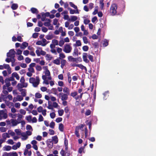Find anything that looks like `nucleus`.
I'll return each mask as SVG.
<instances>
[{"label":"nucleus","mask_w":156,"mask_h":156,"mask_svg":"<svg viewBox=\"0 0 156 156\" xmlns=\"http://www.w3.org/2000/svg\"><path fill=\"white\" fill-rule=\"evenodd\" d=\"M44 118L41 115H40L39 118H38V121L39 122H41L43 121Z\"/></svg>","instance_id":"nucleus-57"},{"label":"nucleus","mask_w":156,"mask_h":156,"mask_svg":"<svg viewBox=\"0 0 156 156\" xmlns=\"http://www.w3.org/2000/svg\"><path fill=\"white\" fill-rule=\"evenodd\" d=\"M69 4L70 5L73 7V8L75 9H76V13H79V10L78 9L77 7L75 5H74V4H73V3L72 2H69Z\"/></svg>","instance_id":"nucleus-9"},{"label":"nucleus","mask_w":156,"mask_h":156,"mask_svg":"<svg viewBox=\"0 0 156 156\" xmlns=\"http://www.w3.org/2000/svg\"><path fill=\"white\" fill-rule=\"evenodd\" d=\"M25 60L27 63H29L31 61L30 58L29 57H26L25 58Z\"/></svg>","instance_id":"nucleus-50"},{"label":"nucleus","mask_w":156,"mask_h":156,"mask_svg":"<svg viewBox=\"0 0 156 156\" xmlns=\"http://www.w3.org/2000/svg\"><path fill=\"white\" fill-rule=\"evenodd\" d=\"M64 44V41L62 40H60L59 42L58 45L60 46H62Z\"/></svg>","instance_id":"nucleus-47"},{"label":"nucleus","mask_w":156,"mask_h":156,"mask_svg":"<svg viewBox=\"0 0 156 156\" xmlns=\"http://www.w3.org/2000/svg\"><path fill=\"white\" fill-rule=\"evenodd\" d=\"M12 76L15 77L16 79L17 80H19L20 79V76L17 73H13L12 74Z\"/></svg>","instance_id":"nucleus-28"},{"label":"nucleus","mask_w":156,"mask_h":156,"mask_svg":"<svg viewBox=\"0 0 156 156\" xmlns=\"http://www.w3.org/2000/svg\"><path fill=\"white\" fill-rule=\"evenodd\" d=\"M37 49H39L41 50L40 54L43 55H45L46 54V52L42 50V48L39 47H37Z\"/></svg>","instance_id":"nucleus-26"},{"label":"nucleus","mask_w":156,"mask_h":156,"mask_svg":"<svg viewBox=\"0 0 156 156\" xmlns=\"http://www.w3.org/2000/svg\"><path fill=\"white\" fill-rule=\"evenodd\" d=\"M6 105L8 106H12L13 105V103L12 102H11L8 101L6 103Z\"/></svg>","instance_id":"nucleus-54"},{"label":"nucleus","mask_w":156,"mask_h":156,"mask_svg":"<svg viewBox=\"0 0 156 156\" xmlns=\"http://www.w3.org/2000/svg\"><path fill=\"white\" fill-rule=\"evenodd\" d=\"M4 148V150L6 151H10L11 149V147L9 145H5V147H3Z\"/></svg>","instance_id":"nucleus-29"},{"label":"nucleus","mask_w":156,"mask_h":156,"mask_svg":"<svg viewBox=\"0 0 156 156\" xmlns=\"http://www.w3.org/2000/svg\"><path fill=\"white\" fill-rule=\"evenodd\" d=\"M67 76H68V80L69 82V83H70L72 81V79H71V77L70 74L69 73H68Z\"/></svg>","instance_id":"nucleus-43"},{"label":"nucleus","mask_w":156,"mask_h":156,"mask_svg":"<svg viewBox=\"0 0 156 156\" xmlns=\"http://www.w3.org/2000/svg\"><path fill=\"white\" fill-rule=\"evenodd\" d=\"M17 98L18 101H21L23 99V97L20 95H18Z\"/></svg>","instance_id":"nucleus-62"},{"label":"nucleus","mask_w":156,"mask_h":156,"mask_svg":"<svg viewBox=\"0 0 156 156\" xmlns=\"http://www.w3.org/2000/svg\"><path fill=\"white\" fill-rule=\"evenodd\" d=\"M48 90L47 88L44 87H42L41 88V90L43 92L45 91Z\"/></svg>","instance_id":"nucleus-58"},{"label":"nucleus","mask_w":156,"mask_h":156,"mask_svg":"<svg viewBox=\"0 0 156 156\" xmlns=\"http://www.w3.org/2000/svg\"><path fill=\"white\" fill-rule=\"evenodd\" d=\"M108 41L106 39H105L104 41V43L103 44V45L104 47L107 46L108 45Z\"/></svg>","instance_id":"nucleus-39"},{"label":"nucleus","mask_w":156,"mask_h":156,"mask_svg":"<svg viewBox=\"0 0 156 156\" xmlns=\"http://www.w3.org/2000/svg\"><path fill=\"white\" fill-rule=\"evenodd\" d=\"M37 111L39 112H41L43 110V108L41 106H40L37 108Z\"/></svg>","instance_id":"nucleus-56"},{"label":"nucleus","mask_w":156,"mask_h":156,"mask_svg":"<svg viewBox=\"0 0 156 156\" xmlns=\"http://www.w3.org/2000/svg\"><path fill=\"white\" fill-rule=\"evenodd\" d=\"M35 97L38 98H40L42 96L41 94L39 93H37L35 94Z\"/></svg>","instance_id":"nucleus-42"},{"label":"nucleus","mask_w":156,"mask_h":156,"mask_svg":"<svg viewBox=\"0 0 156 156\" xmlns=\"http://www.w3.org/2000/svg\"><path fill=\"white\" fill-rule=\"evenodd\" d=\"M64 111L63 109L58 110V114L59 116H62L64 114Z\"/></svg>","instance_id":"nucleus-37"},{"label":"nucleus","mask_w":156,"mask_h":156,"mask_svg":"<svg viewBox=\"0 0 156 156\" xmlns=\"http://www.w3.org/2000/svg\"><path fill=\"white\" fill-rule=\"evenodd\" d=\"M104 0H99V4L100 5V8L101 9H103L104 3H103Z\"/></svg>","instance_id":"nucleus-27"},{"label":"nucleus","mask_w":156,"mask_h":156,"mask_svg":"<svg viewBox=\"0 0 156 156\" xmlns=\"http://www.w3.org/2000/svg\"><path fill=\"white\" fill-rule=\"evenodd\" d=\"M82 48L83 51H88L89 49V47L87 45H84L83 46Z\"/></svg>","instance_id":"nucleus-40"},{"label":"nucleus","mask_w":156,"mask_h":156,"mask_svg":"<svg viewBox=\"0 0 156 156\" xmlns=\"http://www.w3.org/2000/svg\"><path fill=\"white\" fill-rule=\"evenodd\" d=\"M15 132L18 135H20L21 134V130L20 129H17L15 130Z\"/></svg>","instance_id":"nucleus-38"},{"label":"nucleus","mask_w":156,"mask_h":156,"mask_svg":"<svg viewBox=\"0 0 156 156\" xmlns=\"http://www.w3.org/2000/svg\"><path fill=\"white\" fill-rule=\"evenodd\" d=\"M67 9L69 10V13L71 14H73L76 13V10H75L74 9H72L70 8V7H68Z\"/></svg>","instance_id":"nucleus-31"},{"label":"nucleus","mask_w":156,"mask_h":156,"mask_svg":"<svg viewBox=\"0 0 156 156\" xmlns=\"http://www.w3.org/2000/svg\"><path fill=\"white\" fill-rule=\"evenodd\" d=\"M50 33L48 35H47L45 36V38L46 39L48 40H51L53 38V35L52 34H50Z\"/></svg>","instance_id":"nucleus-22"},{"label":"nucleus","mask_w":156,"mask_h":156,"mask_svg":"<svg viewBox=\"0 0 156 156\" xmlns=\"http://www.w3.org/2000/svg\"><path fill=\"white\" fill-rule=\"evenodd\" d=\"M73 56H78V48H75L74 49L73 52Z\"/></svg>","instance_id":"nucleus-15"},{"label":"nucleus","mask_w":156,"mask_h":156,"mask_svg":"<svg viewBox=\"0 0 156 156\" xmlns=\"http://www.w3.org/2000/svg\"><path fill=\"white\" fill-rule=\"evenodd\" d=\"M36 70L38 71H41L42 70V67L40 66H36Z\"/></svg>","instance_id":"nucleus-63"},{"label":"nucleus","mask_w":156,"mask_h":156,"mask_svg":"<svg viewBox=\"0 0 156 156\" xmlns=\"http://www.w3.org/2000/svg\"><path fill=\"white\" fill-rule=\"evenodd\" d=\"M10 121L12 124V126H16L18 124L20 123V122H18L16 119H11Z\"/></svg>","instance_id":"nucleus-12"},{"label":"nucleus","mask_w":156,"mask_h":156,"mask_svg":"<svg viewBox=\"0 0 156 156\" xmlns=\"http://www.w3.org/2000/svg\"><path fill=\"white\" fill-rule=\"evenodd\" d=\"M84 126V125L83 124H81L80 126H76V127L74 133L77 138H79L80 137L79 133V130L80 129L82 131H83V127Z\"/></svg>","instance_id":"nucleus-2"},{"label":"nucleus","mask_w":156,"mask_h":156,"mask_svg":"<svg viewBox=\"0 0 156 156\" xmlns=\"http://www.w3.org/2000/svg\"><path fill=\"white\" fill-rule=\"evenodd\" d=\"M43 69L45 70V75L46 76H51V73L49 70L48 69V66H45L43 67Z\"/></svg>","instance_id":"nucleus-8"},{"label":"nucleus","mask_w":156,"mask_h":156,"mask_svg":"<svg viewBox=\"0 0 156 156\" xmlns=\"http://www.w3.org/2000/svg\"><path fill=\"white\" fill-rule=\"evenodd\" d=\"M20 112L21 114H23V115H25V114H26V112L25 110L23 109H21L20 110Z\"/></svg>","instance_id":"nucleus-48"},{"label":"nucleus","mask_w":156,"mask_h":156,"mask_svg":"<svg viewBox=\"0 0 156 156\" xmlns=\"http://www.w3.org/2000/svg\"><path fill=\"white\" fill-rule=\"evenodd\" d=\"M55 125V123L53 121L51 122L50 124V126L52 129H54V128Z\"/></svg>","instance_id":"nucleus-51"},{"label":"nucleus","mask_w":156,"mask_h":156,"mask_svg":"<svg viewBox=\"0 0 156 156\" xmlns=\"http://www.w3.org/2000/svg\"><path fill=\"white\" fill-rule=\"evenodd\" d=\"M59 58H57L55 60H53V63L56 65H59L60 64V61Z\"/></svg>","instance_id":"nucleus-25"},{"label":"nucleus","mask_w":156,"mask_h":156,"mask_svg":"<svg viewBox=\"0 0 156 156\" xmlns=\"http://www.w3.org/2000/svg\"><path fill=\"white\" fill-rule=\"evenodd\" d=\"M28 45V43L27 42H23L21 46H20V48L21 49H24L27 48V47Z\"/></svg>","instance_id":"nucleus-14"},{"label":"nucleus","mask_w":156,"mask_h":156,"mask_svg":"<svg viewBox=\"0 0 156 156\" xmlns=\"http://www.w3.org/2000/svg\"><path fill=\"white\" fill-rule=\"evenodd\" d=\"M50 117L51 118L53 119L56 116V114L55 112H53L52 113H51L50 114Z\"/></svg>","instance_id":"nucleus-55"},{"label":"nucleus","mask_w":156,"mask_h":156,"mask_svg":"<svg viewBox=\"0 0 156 156\" xmlns=\"http://www.w3.org/2000/svg\"><path fill=\"white\" fill-rule=\"evenodd\" d=\"M85 138H86L88 136V129L87 127L85 128Z\"/></svg>","instance_id":"nucleus-52"},{"label":"nucleus","mask_w":156,"mask_h":156,"mask_svg":"<svg viewBox=\"0 0 156 156\" xmlns=\"http://www.w3.org/2000/svg\"><path fill=\"white\" fill-rule=\"evenodd\" d=\"M51 140L53 141L54 143L57 144L58 142V139L57 136H54L52 137V139Z\"/></svg>","instance_id":"nucleus-17"},{"label":"nucleus","mask_w":156,"mask_h":156,"mask_svg":"<svg viewBox=\"0 0 156 156\" xmlns=\"http://www.w3.org/2000/svg\"><path fill=\"white\" fill-rule=\"evenodd\" d=\"M16 51L13 49H10L9 52H7V56L8 57H13V58L15 57Z\"/></svg>","instance_id":"nucleus-6"},{"label":"nucleus","mask_w":156,"mask_h":156,"mask_svg":"<svg viewBox=\"0 0 156 156\" xmlns=\"http://www.w3.org/2000/svg\"><path fill=\"white\" fill-rule=\"evenodd\" d=\"M72 48L69 44H66L63 49V51L66 53H69L72 50Z\"/></svg>","instance_id":"nucleus-5"},{"label":"nucleus","mask_w":156,"mask_h":156,"mask_svg":"<svg viewBox=\"0 0 156 156\" xmlns=\"http://www.w3.org/2000/svg\"><path fill=\"white\" fill-rule=\"evenodd\" d=\"M42 30L44 33H46L48 31V29L46 27H42Z\"/></svg>","instance_id":"nucleus-60"},{"label":"nucleus","mask_w":156,"mask_h":156,"mask_svg":"<svg viewBox=\"0 0 156 156\" xmlns=\"http://www.w3.org/2000/svg\"><path fill=\"white\" fill-rule=\"evenodd\" d=\"M74 46H80L81 45V43L80 40H77L76 41V44H73Z\"/></svg>","instance_id":"nucleus-20"},{"label":"nucleus","mask_w":156,"mask_h":156,"mask_svg":"<svg viewBox=\"0 0 156 156\" xmlns=\"http://www.w3.org/2000/svg\"><path fill=\"white\" fill-rule=\"evenodd\" d=\"M63 91L64 93H66V94L68 95L69 94V88L67 87H65L63 89Z\"/></svg>","instance_id":"nucleus-16"},{"label":"nucleus","mask_w":156,"mask_h":156,"mask_svg":"<svg viewBox=\"0 0 156 156\" xmlns=\"http://www.w3.org/2000/svg\"><path fill=\"white\" fill-rule=\"evenodd\" d=\"M88 57L89 60L90 61V62H94V57L93 55H88Z\"/></svg>","instance_id":"nucleus-33"},{"label":"nucleus","mask_w":156,"mask_h":156,"mask_svg":"<svg viewBox=\"0 0 156 156\" xmlns=\"http://www.w3.org/2000/svg\"><path fill=\"white\" fill-rule=\"evenodd\" d=\"M78 19V18L76 16H71V19H70V21L72 22H74L77 20Z\"/></svg>","instance_id":"nucleus-30"},{"label":"nucleus","mask_w":156,"mask_h":156,"mask_svg":"<svg viewBox=\"0 0 156 156\" xmlns=\"http://www.w3.org/2000/svg\"><path fill=\"white\" fill-rule=\"evenodd\" d=\"M31 11L33 13L37 14L38 12L37 9L34 7H32L31 9Z\"/></svg>","instance_id":"nucleus-24"},{"label":"nucleus","mask_w":156,"mask_h":156,"mask_svg":"<svg viewBox=\"0 0 156 156\" xmlns=\"http://www.w3.org/2000/svg\"><path fill=\"white\" fill-rule=\"evenodd\" d=\"M42 18H41V20L42 21H44L45 20L46 17L44 15V12H42L41 13Z\"/></svg>","instance_id":"nucleus-46"},{"label":"nucleus","mask_w":156,"mask_h":156,"mask_svg":"<svg viewBox=\"0 0 156 156\" xmlns=\"http://www.w3.org/2000/svg\"><path fill=\"white\" fill-rule=\"evenodd\" d=\"M83 42L85 44H87L88 43V39L87 37L85 36L83 37Z\"/></svg>","instance_id":"nucleus-45"},{"label":"nucleus","mask_w":156,"mask_h":156,"mask_svg":"<svg viewBox=\"0 0 156 156\" xmlns=\"http://www.w3.org/2000/svg\"><path fill=\"white\" fill-rule=\"evenodd\" d=\"M51 93L55 94H56L57 93V90L55 88H52L51 90Z\"/></svg>","instance_id":"nucleus-41"},{"label":"nucleus","mask_w":156,"mask_h":156,"mask_svg":"<svg viewBox=\"0 0 156 156\" xmlns=\"http://www.w3.org/2000/svg\"><path fill=\"white\" fill-rule=\"evenodd\" d=\"M78 93L77 91H74V92H72L70 94V96L74 98L76 97L75 96L77 95Z\"/></svg>","instance_id":"nucleus-34"},{"label":"nucleus","mask_w":156,"mask_h":156,"mask_svg":"<svg viewBox=\"0 0 156 156\" xmlns=\"http://www.w3.org/2000/svg\"><path fill=\"white\" fill-rule=\"evenodd\" d=\"M62 120V119L61 117H58L56 119L55 121L57 123H59V122H61Z\"/></svg>","instance_id":"nucleus-53"},{"label":"nucleus","mask_w":156,"mask_h":156,"mask_svg":"<svg viewBox=\"0 0 156 156\" xmlns=\"http://www.w3.org/2000/svg\"><path fill=\"white\" fill-rule=\"evenodd\" d=\"M21 92V94L23 97H25L27 95V90L25 89H21L19 90Z\"/></svg>","instance_id":"nucleus-13"},{"label":"nucleus","mask_w":156,"mask_h":156,"mask_svg":"<svg viewBox=\"0 0 156 156\" xmlns=\"http://www.w3.org/2000/svg\"><path fill=\"white\" fill-rule=\"evenodd\" d=\"M60 153L61 155L62 156H65V151L63 149H62L61 150V151L60 152Z\"/></svg>","instance_id":"nucleus-61"},{"label":"nucleus","mask_w":156,"mask_h":156,"mask_svg":"<svg viewBox=\"0 0 156 156\" xmlns=\"http://www.w3.org/2000/svg\"><path fill=\"white\" fill-rule=\"evenodd\" d=\"M49 141H48L47 142V144L49 148H51L53 147V143L51 139H49Z\"/></svg>","instance_id":"nucleus-10"},{"label":"nucleus","mask_w":156,"mask_h":156,"mask_svg":"<svg viewBox=\"0 0 156 156\" xmlns=\"http://www.w3.org/2000/svg\"><path fill=\"white\" fill-rule=\"evenodd\" d=\"M78 67H79L80 69H81L83 70V69H84L85 70L86 72H87V69L86 67V66H85L83 65L80 64H78Z\"/></svg>","instance_id":"nucleus-18"},{"label":"nucleus","mask_w":156,"mask_h":156,"mask_svg":"<svg viewBox=\"0 0 156 156\" xmlns=\"http://www.w3.org/2000/svg\"><path fill=\"white\" fill-rule=\"evenodd\" d=\"M29 51L26 50L23 51V54L24 55L27 56L29 54Z\"/></svg>","instance_id":"nucleus-64"},{"label":"nucleus","mask_w":156,"mask_h":156,"mask_svg":"<svg viewBox=\"0 0 156 156\" xmlns=\"http://www.w3.org/2000/svg\"><path fill=\"white\" fill-rule=\"evenodd\" d=\"M47 40L45 38H43L42 39V42L43 43H42V46H45L47 44H48V43H46Z\"/></svg>","instance_id":"nucleus-35"},{"label":"nucleus","mask_w":156,"mask_h":156,"mask_svg":"<svg viewBox=\"0 0 156 156\" xmlns=\"http://www.w3.org/2000/svg\"><path fill=\"white\" fill-rule=\"evenodd\" d=\"M32 117L31 115H29L26 117V120L29 122H30L32 121Z\"/></svg>","instance_id":"nucleus-44"},{"label":"nucleus","mask_w":156,"mask_h":156,"mask_svg":"<svg viewBox=\"0 0 156 156\" xmlns=\"http://www.w3.org/2000/svg\"><path fill=\"white\" fill-rule=\"evenodd\" d=\"M56 48H57V51L59 54L61 53L62 51V49L59 47H57Z\"/></svg>","instance_id":"nucleus-59"},{"label":"nucleus","mask_w":156,"mask_h":156,"mask_svg":"<svg viewBox=\"0 0 156 156\" xmlns=\"http://www.w3.org/2000/svg\"><path fill=\"white\" fill-rule=\"evenodd\" d=\"M28 70L29 72L32 73H34V69L33 68L30 67L28 69Z\"/></svg>","instance_id":"nucleus-49"},{"label":"nucleus","mask_w":156,"mask_h":156,"mask_svg":"<svg viewBox=\"0 0 156 156\" xmlns=\"http://www.w3.org/2000/svg\"><path fill=\"white\" fill-rule=\"evenodd\" d=\"M59 57L58 58L60 59H61V58L62 59H63L66 57L65 55H64V54L63 53H60L59 55Z\"/></svg>","instance_id":"nucleus-36"},{"label":"nucleus","mask_w":156,"mask_h":156,"mask_svg":"<svg viewBox=\"0 0 156 156\" xmlns=\"http://www.w3.org/2000/svg\"><path fill=\"white\" fill-rule=\"evenodd\" d=\"M18 5L17 4L13 3L12 4L11 8L13 10H16L18 8Z\"/></svg>","instance_id":"nucleus-23"},{"label":"nucleus","mask_w":156,"mask_h":156,"mask_svg":"<svg viewBox=\"0 0 156 156\" xmlns=\"http://www.w3.org/2000/svg\"><path fill=\"white\" fill-rule=\"evenodd\" d=\"M52 42L55 47V45H58V41L56 39H53L52 40Z\"/></svg>","instance_id":"nucleus-32"},{"label":"nucleus","mask_w":156,"mask_h":156,"mask_svg":"<svg viewBox=\"0 0 156 156\" xmlns=\"http://www.w3.org/2000/svg\"><path fill=\"white\" fill-rule=\"evenodd\" d=\"M59 96H61V99L62 101L67 100L68 98V95L66 94L60 93L59 94Z\"/></svg>","instance_id":"nucleus-7"},{"label":"nucleus","mask_w":156,"mask_h":156,"mask_svg":"<svg viewBox=\"0 0 156 156\" xmlns=\"http://www.w3.org/2000/svg\"><path fill=\"white\" fill-rule=\"evenodd\" d=\"M64 129V125L62 123H60L59 125L58 129L61 132H63Z\"/></svg>","instance_id":"nucleus-19"},{"label":"nucleus","mask_w":156,"mask_h":156,"mask_svg":"<svg viewBox=\"0 0 156 156\" xmlns=\"http://www.w3.org/2000/svg\"><path fill=\"white\" fill-rule=\"evenodd\" d=\"M2 138L4 139V140L6 139V138H9L10 136L8 133H5L2 134Z\"/></svg>","instance_id":"nucleus-21"},{"label":"nucleus","mask_w":156,"mask_h":156,"mask_svg":"<svg viewBox=\"0 0 156 156\" xmlns=\"http://www.w3.org/2000/svg\"><path fill=\"white\" fill-rule=\"evenodd\" d=\"M29 82L32 84L34 87H36L39 84L40 79L38 76H37L36 79L34 77H31L29 78Z\"/></svg>","instance_id":"nucleus-1"},{"label":"nucleus","mask_w":156,"mask_h":156,"mask_svg":"<svg viewBox=\"0 0 156 156\" xmlns=\"http://www.w3.org/2000/svg\"><path fill=\"white\" fill-rule=\"evenodd\" d=\"M88 55L87 53H83V60L86 63H88L89 62V61L87 58V56Z\"/></svg>","instance_id":"nucleus-11"},{"label":"nucleus","mask_w":156,"mask_h":156,"mask_svg":"<svg viewBox=\"0 0 156 156\" xmlns=\"http://www.w3.org/2000/svg\"><path fill=\"white\" fill-rule=\"evenodd\" d=\"M68 59L69 62H75L76 63H78V62L82 61V58L80 57L77 58H74L72 56H69L68 57Z\"/></svg>","instance_id":"nucleus-3"},{"label":"nucleus","mask_w":156,"mask_h":156,"mask_svg":"<svg viewBox=\"0 0 156 156\" xmlns=\"http://www.w3.org/2000/svg\"><path fill=\"white\" fill-rule=\"evenodd\" d=\"M117 9V6L116 4L114 3L112 5L110 9V12L111 13L112 15H115L116 14Z\"/></svg>","instance_id":"nucleus-4"}]
</instances>
